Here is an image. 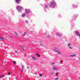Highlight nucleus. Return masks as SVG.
Here are the masks:
<instances>
[{
    "label": "nucleus",
    "instance_id": "393cba45",
    "mask_svg": "<svg viewBox=\"0 0 80 80\" xmlns=\"http://www.w3.org/2000/svg\"><path fill=\"white\" fill-rule=\"evenodd\" d=\"M38 57H40V55H38Z\"/></svg>",
    "mask_w": 80,
    "mask_h": 80
},
{
    "label": "nucleus",
    "instance_id": "aec40b11",
    "mask_svg": "<svg viewBox=\"0 0 80 80\" xmlns=\"http://www.w3.org/2000/svg\"><path fill=\"white\" fill-rule=\"evenodd\" d=\"M15 35H16V37H17L18 36V34L17 33H15Z\"/></svg>",
    "mask_w": 80,
    "mask_h": 80
},
{
    "label": "nucleus",
    "instance_id": "cd10ccee",
    "mask_svg": "<svg viewBox=\"0 0 80 80\" xmlns=\"http://www.w3.org/2000/svg\"><path fill=\"white\" fill-rule=\"evenodd\" d=\"M36 55H38V53H37L36 54Z\"/></svg>",
    "mask_w": 80,
    "mask_h": 80
},
{
    "label": "nucleus",
    "instance_id": "20e7f679",
    "mask_svg": "<svg viewBox=\"0 0 80 80\" xmlns=\"http://www.w3.org/2000/svg\"><path fill=\"white\" fill-rule=\"evenodd\" d=\"M16 8L18 10H20L22 8L20 6H18Z\"/></svg>",
    "mask_w": 80,
    "mask_h": 80
},
{
    "label": "nucleus",
    "instance_id": "9d476101",
    "mask_svg": "<svg viewBox=\"0 0 80 80\" xmlns=\"http://www.w3.org/2000/svg\"><path fill=\"white\" fill-rule=\"evenodd\" d=\"M32 58L33 59V60H36V58H34V57H32Z\"/></svg>",
    "mask_w": 80,
    "mask_h": 80
},
{
    "label": "nucleus",
    "instance_id": "0eeeda50",
    "mask_svg": "<svg viewBox=\"0 0 80 80\" xmlns=\"http://www.w3.org/2000/svg\"><path fill=\"white\" fill-rule=\"evenodd\" d=\"M16 2L18 4L19 2H20V0H16Z\"/></svg>",
    "mask_w": 80,
    "mask_h": 80
},
{
    "label": "nucleus",
    "instance_id": "6e6552de",
    "mask_svg": "<svg viewBox=\"0 0 80 80\" xmlns=\"http://www.w3.org/2000/svg\"><path fill=\"white\" fill-rule=\"evenodd\" d=\"M76 35H79V34H80L78 32V31H76Z\"/></svg>",
    "mask_w": 80,
    "mask_h": 80
},
{
    "label": "nucleus",
    "instance_id": "473e14b6",
    "mask_svg": "<svg viewBox=\"0 0 80 80\" xmlns=\"http://www.w3.org/2000/svg\"><path fill=\"white\" fill-rule=\"evenodd\" d=\"M6 40H7V38H6Z\"/></svg>",
    "mask_w": 80,
    "mask_h": 80
},
{
    "label": "nucleus",
    "instance_id": "c85d7f7f",
    "mask_svg": "<svg viewBox=\"0 0 80 80\" xmlns=\"http://www.w3.org/2000/svg\"><path fill=\"white\" fill-rule=\"evenodd\" d=\"M62 61H60V63H62Z\"/></svg>",
    "mask_w": 80,
    "mask_h": 80
},
{
    "label": "nucleus",
    "instance_id": "72a5a7b5",
    "mask_svg": "<svg viewBox=\"0 0 80 80\" xmlns=\"http://www.w3.org/2000/svg\"><path fill=\"white\" fill-rule=\"evenodd\" d=\"M10 39V38H9V39Z\"/></svg>",
    "mask_w": 80,
    "mask_h": 80
},
{
    "label": "nucleus",
    "instance_id": "7ed1b4c3",
    "mask_svg": "<svg viewBox=\"0 0 80 80\" xmlns=\"http://www.w3.org/2000/svg\"><path fill=\"white\" fill-rule=\"evenodd\" d=\"M52 70H58V68L55 67H53Z\"/></svg>",
    "mask_w": 80,
    "mask_h": 80
},
{
    "label": "nucleus",
    "instance_id": "1a4fd4ad",
    "mask_svg": "<svg viewBox=\"0 0 80 80\" xmlns=\"http://www.w3.org/2000/svg\"><path fill=\"white\" fill-rule=\"evenodd\" d=\"M26 15V14L25 13H23L22 14V17H25Z\"/></svg>",
    "mask_w": 80,
    "mask_h": 80
},
{
    "label": "nucleus",
    "instance_id": "a878e982",
    "mask_svg": "<svg viewBox=\"0 0 80 80\" xmlns=\"http://www.w3.org/2000/svg\"><path fill=\"white\" fill-rule=\"evenodd\" d=\"M56 75L57 76V75H58V72L56 73Z\"/></svg>",
    "mask_w": 80,
    "mask_h": 80
},
{
    "label": "nucleus",
    "instance_id": "a211bd4d",
    "mask_svg": "<svg viewBox=\"0 0 80 80\" xmlns=\"http://www.w3.org/2000/svg\"><path fill=\"white\" fill-rule=\"evenodd\" d=\"M55 80H58V78H55Z\"/></svg>",
    "mask_w": 80,
    "mask_h": 80
},
{
    "label": "nucleus",
    "instance_id": "ddd939ff",
    "mask_svg": "<svg viewBox=\"0 0 80 80\" xmlns=\"http://www.w3.org/2000/svg\"><path fill=\"white\" fill-rule=\"evenodd\" d=\"M21 48L22 50H25V48H24V47H21Z\"/></svg>",
    "mask_w": 80,
    "mask_h": 80
},
{
    "label": "nucleus",
    "instance_id": "bb28decb",
    "mask_svg": "<svg viewBox=\"0 0 80 80\" xmlns=\"http://www.w3.org/2000/svg\"><path fill=\"white\" fill-rule=\"evenodd\" d=\"M8 74L9 75H10V72H8Z\"/></svg>",
    "mask_w": 80,
    "mask_h": 80
},
{
    "label": "nucleus",
    "instance_id": "f8f14e48",
    "mask_svg": "<svg viewBox=\"0 0 80 80\" xmlns=\"http://www.w3.org/2000/svg\"><path fill=\"white\" fill-rule=\"evenodd\" d=\"M24 68V66L23 65L22 66V71H23V68Z\"/></svg>",
    "mask_w": 80,
    "mask_h": 80
},
{
    "label": "nucleus",
    "instance_id": "dca6fc26",
    "mask_svg": "<svg viewBox=\"0 0 80 80\" xmlns=\"http://www.w3.org/2000/svg\"><path fill=\"white\" fill-rule=\"evenodd\" d=\"M56 52H57L59 54H61L60 52L59 51H57Z\"/></svg>",
    "mask_w": 80,
    "mask_h": 80
},
{
    "label": "nucleus",
    "instance_id": "f3484780",
    "mask_svg": "<svg viewBox=\"0 0 80 80\" xmlns=\"http://www.w3.org/2000/svg\"><path fill=\"white\" fill-rule=\"evenodd\" d=\"M42 76H43L42 75V74H39V76L41 77H42Z\"/></svg>",
    "mask_w": 80,
    "mask_h": 80
},
{
    "label": "nucleus",
    "instance_id": "5701e85b",
    "mask_svg": "<svg viewBox=\"0 0 80 80\" xmlns=\"http://www.w3.org/2000/svg\"><path fill=\"white\" fill-rule=\"evenodd\" d=\"M54 64H55V63H52L51 64L52 65H54Z\"/></svg>",
    "mask_w": 80,
    "mask_h": 80
},
{
    "label": "nucleus",
    "instance_id": "9b49d317",
    "mask_svg": "<svg viewBox=\"0 0 80 80\" xmlns=\"http://www.w3.org/2000/svg\"><path fill=\"white\" fill-rule=\"evenodd\" d=\"M4 77V75H0V78H3Z\"/></svg>",
    "mask_w": 80,
    "mask_h": 80
},
{
    "label": "nucleus",
    "instance_id": "f257e3e1",
    "mask_svg": "<svg viewBox=\"0 0 80 80\" xmlns=\"http://www.w3.org/2000/svg\"><path fill=\"white\" fill-rule=\"evenodd\" d=\"M55 4V1H52L51 2V3L49 4L50 7H53Z\"/></svg>",
    "mask_w": 80,
    "mask_h": 80
},
{
    "label": "nucleus",
    "instance_id": "c756f323",
    "mask_svg": "<svg viewBox=\"0 0 80 80\" xmlns=\"http://www.w3.org/2000/svg\"><path fill=\"white\" fill-rule=\"evenodd\" d=\"M46 8H47V6H46Z\"/></svg>",
    "mask_w": 80,
    "mask_h": 80
},
{
    "label": "nucleus",
    "instance_id": "423d86ee",
    "mask_svg": "<svg viewBox=\"0 0 80 80\" xmlns=\"http://www.w3.org/2000/svg\"><path fill=\"white\" fill-rule=\"evenodd\" d=\"M70 43H68V47L69 48H70V49H72L73 48L70 47Z\"/></svg>",
    "mask_w": 80,
    "mask_h": 80
},
{
    "label": "nucleus",
    "instance_id": "f03ea898",
    "mask_svg": "<svg viewBox=\"0 0 80 80\" xmlns=\"http://www.w3.org/2000/svg\"><path fill=\"white\" fill-rule=\"evenodd\" d=\"M25 10V12L27 14H28L29 13H30V11L28 9H26Z\"/></svg>",
    "mask_w": 80,
    "mask_h": 80
},
{
    "label": "nucleus",
    "instance_id": "4468645a",
    "mask_svg": "<svg viewBox=\"0 0 80 80\" xmlns=\"http://www.w3.org/2000/svg\"><path fill=\"white\" fill-rule=\"evenodd\" d=\"M75 56H76V54H74L71 55V57H75Z\"/></svg>",
    "mask_w": 80,
    "mask_h": 80
},
{
    "label": "nucleus",
    "instance_id": "2f4dec72",
    "mask_svg": "<svg viewBox=\"0 0 80 80\" xmlns=\"http://www.w3.org/2000/svg\"><path fill=\"white\" fill-rule=\"evenodd\" d=\"M15 79L16 80V77H15Z\"/></svg>",
    "mask_w": 80,
    "mask_h": 80
},
{
    "label": "nucleus",
    "instance_id": "412c9836",
    "mask_svg": "<svg viewBox=\"0 0 80 80\" xmlns=\"http://www.w3.org/2000/svg\"><path fill=\"white\" fill-rule=\"evenodd\" d=\"M26 34V33H24V34H23V36H25V35Z\"/></svg>",
    "mask_w": 80,
    "mask_h": 80
},
{
    "label": "nucleus",
    "instance_id": "6ab92c4d",
    "mask_svg": "<svg viewBox=\"0 0 80 80\" xmlns=\"http://www.w3.org/2000/svg\"><path fill=\"white\" fill-rule=\"evenodd\" d=\"M13 62L15 64V63H16V62L15 61H13Z\"/></svg>",
    "mask_w": 80,
    "mask_h": 80
},
{
    "label": "nucleus",
    "instance_id": "4be33fe9",
    "mask_svg": "<svg viewBox=\"0 0 80 80\" xmlns=\"http://www.w3.org/2000/svg\"><path fill=\"white\" fill-rule=\"evenodd\" d=\"M25 22H26V23H28V21H26Z\"/></svg>",
    "mask_w": 80,
    "mask_h": 80
},
{
    "label": "nucleus",
    "instance_id": "b1692460",
    "mask_svg": "<svg viewBox=\"0 0 80 80\" xmlns=\"http://www.w3.org/2000/svg\"><path fill=\"white\" fill-rule=\"evenodd\" d=\"M47 36L48 37H50V36L49 35H47Z\"/></svg>",
    "mask_w": 80,
    "mask_h": 80
},
{
    "label": "nucleus",
    "instance_id": "2eb2a0df",
    "mask_svg": "<svg viewBox=\"0 0 80 80\" xmlns=\"http://www.w3.org/2000/svg\"><path fill=\"white\" fill-rule=\"evenodd\" d=\"M0 39L1 40H3V38H2V37L0 38Z\"/></svg>",
    "mask_w": 80,
    "mask_h": 80
},
{
    "label": "nucleus",
    "instance_id": "39448f33",
    "mask_svg": "<svg viewBox=\"0 0 80 80\" xmlns=\"http://www.w3.org/2000/svg\"><path fill=\"white\" fill-rule=\"evenodd\" d=\"M56 35H57L58 37H61V36L62 35V34L59 33H56Z\"/></svg>",
    "mask_w": 80,
    "mask_h": 80
},
{
    "label": "nucleus",
    "instance_id": "f704fd0d",
    "mask_svg": "<svg viewBox=\"0 0 80 80\" xmlns=\"http://www.w3.org/2000/svg\"><path fill=\"white\" fill-rule=\"evenodd\" d=\"M40 45H42V44H41Z\"/></svg>",
    "mask_w": 80,
    "mask_h": 80
},
{
    "label": "nucleus",
    "instance_id": "7c9ffc66",
    "mask_svg": "<svg viewBox=\"0 0 80 80\" xmlns=\"http://www.w3.org/2000/svg\"><path fill=\"white\" fill-rule=\"evenodd\" d=\"M10 37L12 38V37Z\"/></svg>",
    "mask_w": 80,
    "mask_h": 80
}]
</instances>
